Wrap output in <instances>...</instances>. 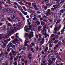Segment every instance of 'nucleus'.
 Here are the masks:
<instances>
[{"mask_svg": "<svg viewBox=\"0 0 65 65\" xmlns=\"http://www.w3.org/2000/svg\"><path fill=\"white\" fill-rule=\"evenodd\" d=\"M19 15H21V16H22V14L20 12H19Z\"/></svg>", "mask_w": 65, "mask_h": 65, "instance_id": "5fc2aeb1", "label": "nucleus"}, {"mask_svg": "<svg viewBox=\"0 0 65 65\" xmlns=\"http://www.w3.org/2000/svg\"><path fill=\"white\" fill-rule=\"evenodd\" d=\"M52 41L51 40V41H49V43L50 44H52Z\"/></svg>", "mask_w": 65, "mask_h": 65, "instance_id": "8fccbe9b", "label": "nucleus"}, {"mask_svg": "<svg viewBox=\"0 0 65 65\" xmlns=\"http://www.w3.org/2000/svg\"><path fill=\"white\" fill-rule=\"evenodd\" d=\"M3 25V24L1 23H0V26H2V25Z\"/></svg>", "mask_w": 65, "mask_h": 65, "instance_id": "774afa93", "label": "nucleus"}, {"mask_svg": "<svg viewBox=\"0 0 65 65\" xmlns=\"http://www.w3.org/2000/svg\"><path fill=\"white\" fill-rule=\"evenodd\" d=\"M49 47H52V44H50L49 45Z\"/></svg>", "mask_w": 65, "mask_h": 65, "instance_id": "37998d69", "label": "nucleus"}, {"mask_svg": "<svg viewBox=\"0 0 65 65\" xmlns=\"http://www.w3.org/2000/svg\"><path fill=\"white\" fill-rule=\"evenodd\" d=\"M6 19L5 18H3L1 20L2 22H3L4 21H6Z\"/></svg>", "mask_w": 65, "mask_h": 65, "instance_id": "aec40b11", "label": "nucleus"}, {"mask_svg": "<svg viewBox=\"0 0 65 65\" xmlns=\"http://www.w3.org/2000/svg\"><path fill=\"white\" fill-rule=\"evenodd\" d=\"M1 4L0 3V10H1L2 8V6H1Z\"/></svg>", "mask_w": 65, "mask_h": 65, "instance_id": "49530a36", "label": "nucleus"}, {"mask_svg": "<svg viewBox=\"0 0 65 65\" xmlns=\"http://www.w3.org/2000/svg\"><path fill=\"white\" fill-rule=\"evenodd\" d=\"M24 15H27V12H24Z\"/></svg>", "mask_w": 65, "mask_h": 65, "instance_id": "c9c22d12", "label": "nucleus"}, {"mask_svg": "<svg viewBox=\"0 0 65 65\" xmlns=\"http://www.w3.org/2000/svg\"><path fill=\"white\" fill-rule=\"evenodd\" d=\"M29 30V28H27L26 29H25V31H26L27 33H28V30Z\"/></svg>", "mask_w": 65, "mask_h": 65, "instance_id": "9d476101", "label": "nucleus"}, {"mask_svg": "<svg viewBox=\"0 0 65 65\" xmlns=\"http://www.w3.org/2000/svg\"><path fill=\"white\" fill-rule=\"evenodd\" d=\"M47 7L46 6H44V9H45V10H46V9H47Z\"/></svg>", "mask_w": 65, "mask_h": 65, "instance_id": "2f4dec72", "label": "nucleus"}, {"mask_svg": "<svg viewBox=\"0 0 65 65\" xmlns=\"http://www.w3.org/2000/svg\"><path fill=\"white\" fill-rule=\"evenodd\" d=\"M35 8V10H38V8Z\"/></svg>", "mask_w": 65, "mask_h": 65, "instance_id": "13d9d810", "label": "nucleus"}, {"mask_svg": "<svg viewBox=\"0 0 65 65\" xmlns=\"http://www.w3.org/2000/svg\"><path fill=\"white\" fill-rule=\"evenodd\" d=\"M8 20H9V21H10V22H11V19H10V18L9 17L8 18Z\"/></svg>", "mask_w": 65, "mask_h": 65, "instance_id": "a19ab883", "label": "nucleus"}, {"mask_svg": "<svg viewBox=\"0 0 65 65\" xmlns=\"http://www.w3.org/2000/svg\"><path fill=\"white\" fill-rule=\"evenodd\" d=\"M60 55L59 54L56 56V57L57 58V59H58H58H59V58H60Z\"/></svg>", "mask_w": 65, "mask_h": 65, "instance_id": "f8f14e48", "label": "nucleus"}, {"mask_svg": "<svg viewBox=\"0 0 65 65\" xmlns=\"http://www.w3.org/2000/svg\"><path fill=\"white\" fill-rule=\"evenodd\" d=\"M54 63V62H53V61H52L50 62V64L51 65H52V64H53V63Z\"/></svg>", "mask_w": 65, "mask_h": 65, "instance_id": "58836bf2", "label": "nucleus"}, {"mask_svg": "<svg viewBox=\"0 0 65 65\" xmlns=\"http://www.w3.org/2000/svg\"><path fill=\"white\" fill-rule=\"evenodd\" d=\"M11 38L12 39H14V37L13 36H12L11 37Z\"/></svg>", "mask_w": 65, "mask_h": 65, "instance_id": "0e129e2a", "label": "nucleus"}, {"mask_svg": "<svg viewBox=\"0 0 65 65\" xmlns=\"http://www.w3.org/2000/svg\"><path fill=\"white\" fill-rule=\"evenodd\" d=\"M50 12H46V14L48 15V14H50Z\"/></svg>", "mask_w": 65, "mask_h": 65, "instance_id": "de8ad7c7", "label": "nucleus"}, {"mask_svg": "<svg viewBox=\"0 0 65 65\" xmlns=\"http://www.w3.org/2000/svg\"><path fill=\"white\" fill-rule=\"evenodd\" d=\"M11 40V39H10V38H9L8 40V41H10Z\"/></svg>", "mask_w": 65, "mask_h": 65, "instance_id": "338daca9", "label": "nucleus"}, {"mask_svg": "<svg viewBox=\"0 0 65 65\" xmlns=\"http://www.w3.org/2000/svg\"><path fill=\"white\" fill-rule=\"evenodd\" d=\"M13 44L11 43H9L8 44V45L7 46V48L8 47H11L12 46Z\"/></svg>", "mask_w": 65, "mask_h": 65, "instance_id": "f257e3e1", "label": "nucleus"}, {"mask_svg": "<svg viewBox=\"0 0 65 65\" xmlns=\"http://www.w3.org/2000/svg\"><path fill=\"white\" fill-rule=\"evenodd\" d=\"M8 10H7V8H4L3 9V13H5V12H7Z\"/></svg>", "mask_w": 65, "mask_h": 65, "instance_id": "f03ea898", "label": "nucleus"}, {"mask_svg": "<svg viewBox=\"0 0 65 65\" xmlns=\"http://www.w3.org/2000/svg\"><path fill=\"white\" fill-rule=\"evenodd\" d=\"M56 60V58H53L52 59V61L54 63Z\"/></svg>", "mask_w": 65, "mask_h": 65, "instance_id": "0eeeda50", "label": "nucleus"}, {"mask_svg": "<svg viewBox=\"0 0 65 65\" xmlns=\"http://www.w3.org/2000/svg\"><path fill=\"white\" fill-rule=\"evenodd\" d=\"M13 56H11L10 58V60H13Z\"/></svg>", "mask_w": 65, "mask_h": 65, "instance_id": "72a5a7b5", "label": "nucleus"}, {"mask_svg": "<svg viewBox=\"0 0 65 65\" xmlns=\"http://www.w3.org/2000/svg\"><path fill=\"white\" fill-rule=\"evenodd\" d=\"M6 37H6V35H4L3 37V38H4V39H5L6 38Z\"/></svg>", "mask_w": 65, "mask_h": 65, "instance_id": "2eb2a0df", "label": "nucleus"}, {"mask_svg": "<svg viewBox=\"0 0 65 65\" xmlns=\"http://www.w3.org/2000/svg\"><path fill=\"white\" fill-rule=\"evenodd\" d=\"M6 26H5V25H4L2 27V28L3 29V30H4V29H5V28H6Z\"/></svg>", "mask_w": 65, "mask_h": 65, "instance_id": "412c9836", "label": "nucleus"}, {"mask_svg": "<svg viewBox=\"0 0 65 65\" xmlns=\"http://www.w3.org/2000/svg\"><path fill=\"white\" fill-rule=\"evenodd\" d=\"M57 21V19H55L54 20V23H55Z\"/></svg>", "mask_w": 65, "mask_h": 65, "instance_id": "3c124183", "label": "nucleus"}, {"mask_svg": "<svg viewBox=\"0 0 65 65\" xmlns=\"http://www.w3.org/2000/svg\"><path fill=\"white\" fill-rule=\"evenodd\" d=\"M36 7H37V6L36 5H35L34 6V8H35Z\"/></svg>", "mask_w": 65, "mask_h": 65, "instance_id": "4d7b16f0", "label": "nucleus"}, {"mask_svg": "<svg viewBox=\"0 0 65 65\" xmlns=\"http://www.w3.org/2000/svg\"><path fill=\"white\" fill-rule=\"evenodd\" d=\"M15 43V41H12V43H13V44H15V45H18V44Z\"/></svg>", "mask_w": 65, "mask_h": 65, "instance_id": "f3484780", "label": "nucleus"}, {"mask_svg": "<svg viewBox=\"0 0 65 65\" xmlns=\"http://www.w3.org/2000/svg\"><path fill=\"white\" fill-rule=\"evenodd\" d=\"M37 19V18L36 17H34L33 18V21H35V19Z\"/></svg>", "mask_w": 65, "mask_h": 65, "instance_id": "4c0bfd02", "label": "nucleus"}, {"mask_svg": "<svg viewBox=\"0 0 65 65\" xmlns=\"http://www.w3.org/2000/svg\"><path fill=\"white\" fill-rule=\"evenodd\" d=\"M28 5L29 6H31V5H32V4H31V3H29Z\"/></svg>", "mask_w": 65, "mask_h": 65, "instance_id": "f704fd0d", "label": "nucleus"}, {"mask_svg": "<svg viewBox=\"0 0 65 65\" xmlns=\"http://www.w3.org/2000/svg\"><path fill=\"white\" fill-rule=\"evenodd\" d=\"M36 24L37 25H40V23L39 22V21L38 20H37V21H36Z\"/></svg>", "mask_w": 65, "mask_h": 65, "instance_id": "39448f33", "label": "nucleus"}, {"mask_svg": "<svg viewBox=\"0 0 65 65\" xmlns=\"http://www.w3.org/2000/svg\"><path fill=\"white\" fill-rule=\"evenodd\" d=\"M3 54V53H1V54H0V55L1 56H2Z\"/></svg>", "mask_w": 65, "mask_h": 65, "instance_id": "680f3d73", "label": "nucleus"}, {"mask_svg": "<svg viewBox=\"0 0 65 65\" xmlns=\"http://www.w3.org/2000/svg\"><path fill=\"white\" fill-rule=\"evenodd\" d=\"M57 30V27L56 26L54 28V30L55 31H54V32H55V31H56V30Z\"/></svg>", "mask_w": 65, "mask_h": 65, "instance_id": "6ab92c4d", "label": "nucleus"}, {"mask_svg": "<svg viewBox=\"0 0 65 65\" xmlns=\"http://www.w3.org/2000/svg\"><path fill=\"white\" fill-rule=\"evenodd\" d=\"M43 21L44 22H47V21L45 20V19H44L43 20Z\"/></svg>", "mask_w": 65, "mask_h": 65, "instance_id": "79ce46f5", "label": "nucleus"}, {"mask_svg": "<svg viewBox=\"0 0 65 65\" xmlns=\"http://www.w3.org/2000/svg\"><path fill=\"white\" fill-rule=\"evenodd\" d=\"M25 65H28L29 64V62H28V63L27 64V61H25L24 62Z\"/></svg>", "mask_w": 65, "mask_h": 65, "instance_id": "4468645a", "label": "nucleus"}, {"mask_svg": "<svg viewBox=\"0 0 65 65\" xmlns=\"http://www.w3.org/2000/svg\"><path fill=\"white\" fill-rule=\"evenodd\" d=\"M11 49V48L10 47H9L8 49H7V51L8 52H9L10 51Z\"/></svg>", "mask_w": 65, "mask_h": 65, "instance_id": "ddd939ff", "label": "nucleus"}, {"mask_svg": "<svg viewBox=\"0 0 65 65\" xmlns=\"http://www.w3.org/2000/svg\"><path fill=\"white\" fill-rule=\"evenodd\" d=\"M60 34L61 33H60V32H59L58 33H57V35H60Z\"/></svg>", "mask_w": 65, "mask_h": 65, "instance_id": "e2e57ef3", "label": "nucleus"}, {"mask_svg": "<svg viewBox=\"0 0 65 65\" xmlns=\"http://www.w3.org/2000/svg\"><path fill=\"white\" fill-rule=\"evenodd\" d=\"M62 43V42H61L59 41L58 42V44L59 45H61V44Z\"/></svg>", "mask_w": 65, "mask_h": 65, "instance_id": "e433bc0d", "label": "nucleus"}, {"mask_svg": "<svg viewBox=\"0 0 65 65\" xmlns=\"http://www.w3.org/2000/svg\"><path fill=\"white\" fill-rule=\"evenodd\" d=\"M30 47H32V46H34V47L35 46V44L33 42H32L31 44L30 45Z\"/></svg>", "mask_w": 65, "mask_h": 65, "instance_id": "7ed1b4c3", "label": "nucleus"}, {"mask_svg": "<svg viewBox=\"0 0 65 65\" xmlns=\"http://www.w3.org/2000/svg\"><path fill=\"white\" fill-rule=\"evenodd\" d=\"M13 4L14 5H18V4L16 2H13Z\"/></svg>", "mask_w": 65, "mask_h": 65, "instance_id": "393cba45", "label": "nucleus"}, {"mask_svg": "<svg viewBox=\"0 0 65 65\" xmlns=\"http://www.w3.org/2000/svg\"><path fill=\"white\" fill-rule=\"evenodd\" d=\"M19 25H17L19 27V28L20 27H21V26H22V24H19Z\"/></svg>", "mask_w": 65, "mask_h": 65, "instance_id": "b1692460", "label": "nucleus"}, {"mask_svg": "<svg viewBox=\"0 0 65 65\" xmlns=\"http://www.w3.org/2000/svg\"><path fill=\"white\" fill-rule=\"evenodd\" d=\"M41 25L42 26H44L45 25V23L43 22V21H41L40 22Z\"/></svg>", "mask_w": 65, "mask_h": 65, "instance_id": "423d86ee", "label": "nucleus"}, {"mask_svg": "<svg viewBox=\"0 0 65 65\" xmlns=\"http://www.w3.org/2000/svg\"><path fill=\"white\" fill-rule=\"evenodd\" d=\"M11 52L12 54H14L15 53V51H13V50H12Z\"/></svg>", "mask_w": 65, "mask_h": 65, "instance_id": "dca6fc26", "label": "nucleus"}, {"mask_svg": "<svg viewBox=\"0 0 65 65\" xmlns=\"http://www.w3.org/2000/svg\"><path fill=\"white\" fill-rule=\"evenodd\" d=\"M42 55H44L45 54V53L43 51H42Z\"/></svg>", "mask_w": 65, "mask_h": 65, "instance_id": "09e8293b", "label": "nucleus"}, {"mask_svg": "<svg viewBox=\"0 0 65 65\" xmlns=\"http://www.w3.org/2000/svg\"><path fill=\"white\" fill-rule=\"evenodd\" d=\"M17 52H16L15 53H14V54H13V56H16V55H17Z\"/></svg>", "mask_w": 65, "mask_h": 65, "instance_id": "864d4df0", "label": "nucleus"}, {"mask_svg": "<svg viewBox=\"0 0 65 65\" xmlns=\"http://www.w3.org/2000/svg\"><path fill=\"white\" fill-rule=\"evenodd\" d=\"M42 28V27L41 26H40L38 28V31H39V32H40V31L41 29H41Z\"/></svg>", "mask_w": 65, "mask_h": 65, "instance_id": "20e7f679", "label": "nucleus"}, {"mask_svg": "<svg viewBox=\"0 0 65 65\" xmlns=\"http://www.w3.org/2000/svg\"><path fill=\"white\" fill-rule=\"evenodd\" d=\"M7 10H8V11H9V12H10L11 10H10V8H7Z\"/></svg>", "mask_w": 65, "mask_h": 65, "instance_id": "5701e85b", "label": "nucleus"}, {"mask_svg": "<svg viewBox=\"0 0 65 65\" xmlns=\"http://www.w3.org/2000/svg\"><path fill=\"white\" fill-rule=\"evenodd\" d=\"M9 32V31H8L7 32V36L8 37H9L10 36H11V35L10 34V33H9V34H8L7 33H8Z\"/></svg>", "mask_w": 65, "mask_h": 65, "instance_id": "1a4fd4ad", "label": "nucleus"}, {"mask_svg": "<svg viewBox=\"0 0 65 65\" xmlns=\"http://www.w3.org/2000/svg\"><path fill=\"white\" fill-rule=\"evenodd\" d=\"M60 12H62V13H63L64 12V10H60Z\"/></svg>", "mask_w": 65, "mask_h": 65, "instance_id": "cd10ccee", "label": "nucleus"}, {"mask_svg": "<svg viewBox=\"0 0 65 65\" xmlns=\"http://www.w3.org/2000/svg\"><path fill=\"white\" fill-rule=\"evenodd\" d=\"M17 61H15V62H14V64H14V65H17Z\"/></svg>", "mask_w": 65, "mask_h": 65, "instance_id": "a878e982", "label": "nucleus"}, {"mask_svg": "<svg viewBox=\"0 0 65 65\" xmlns=\"http://www.w3.org/2000/svg\"><path fill=\"white\" fill-rule=\"evenodd\" d=\"M29 42V41H25V43H28Z\"/></svg>", "mask_w": 65, "mask_h": 65, "instance_id": "69168bd1", "label": "nucleus"}, {"mask_svg": "<svg viewBox=\"0 0 65 65\" xmlns=\"http://www.w3.org/2000/svg\"><path fill=\"white\" fill-rule=\"evenodd\" d=\"M65 31V30L64 29H62L61 30V34L62 35V33L63 32H64Z\"/></svg>", "mask_w": 65, "mask_h": 65, "instance_id": "4be33fe9", "label": "nucleus"}, {"mask_svg": "<svg viewBox=\"0 0 65 65\" xmlns=\"http://www.w3.org/2000/svg\"><path fill=\"white\" fill-rule=\"evenodd\" d=\"M18 59L16 58H14V61H15V60H17Z\"/></svg>", "mask_w": 65, "mask_h": 65, "instance_id": "bf43d9fd", "label": "nucleus"}, {"mask_svg": "<svg viewBox=\"0 0 65 65\" xmlns=\"http://www.w3.org/2000/svg\"><path fill=\"white\" fill-rule=\"evenodd\" d=\"M32 54H30L29 55V57H32Z\"/></svg>", "mask_w": 65, "mask_h": 65, "instance_id": "bb28decb", "label": "nucleus"}, {"mask_svg": "<svg viewBox=\"0 0 65 65\" xmlns=\"http://www.w3.org/2000/svg\"><path fill=\"white\" fill-rule=\"evenodd\" d=\"M40 21L41 22V21H43V19L42 18H41L40 19Z\"/></svg>", "mask_w": 65, "mask_h": 65, "instance_id": "6e6d98bb", "label": "nucleus"}, {"mask_svg": "<svg viewBox=\"0 0 65 65\" xmlns=\"http://www.w3.org/2000/svg\"><path fill=\"white\" fill-rule=\"evenodd\" d=\"M24 46H27V44L25 42V43Z\"/></svg>", "mask_w": 65, "mask_h": 65, "instance_id": "a18cd8bd", "label": "nucleus"}, {"mask_svg": "<svg viewBox=\"0 0 65 65\" xmlns=\"http://www.w3.org/2000/svg\"><path fill=\"white\" fill-rule=\"evenodd\" d=\"M60 1H59V0L58 1H57L56 2V3H57V4H58V5H60Z\"/></svg>", "mask_w": 65, "mask_h": 65, "instance_id": "6e6552de", "label": "nucleus"}, {"mask_svg": "<svg viewBox=\"0 0 65 65\" xmlns=\"http://www.w3.org/2000/svg\"><path fill=\"white\" fill-rule=\"evenodd\" d=\"M12 13L13 15H14L16 13V12L15 10L13 11L12 12Z\"/></svg>", "mask_w": 65, "mask_h": 65, "instance_id": "9b49d317", "label": "nucleus"}, {"mask_svg": "<svg viewBox=\"0 0 65 65\" xmlns=\"http://www.w3.org/2000/svg\"><path fill=\"white\" fill-rule=\"evenodd\" d=\"M50 11H51V10L50 9H47L46 11V12H50Z\"/></svg>", "mask_w": 65, "mask_h": 65, "instance_id": "c85d7f7f", "label": "nucleus"}, {"mask_svg": "<svg viewBox=\"0 0 65 65\" xmlns=\"http://www.w3.org/2000/svg\"><path fill=\"white\" fill-rule=\"evenodd\" d=\"M59 41L58 40H56L54 41V43H57Z\"/></svg>", "mask_w": 65, "mask_h": 65, "instance_id": "a211bd4d", "label": "nucleus"}, {"mask_svg": "<svg viewBox=\"0 0 65 65\" xmlns=\"http://www.w3.org/2000/svg\"><path fill=\"white\" fill-rule=\"evenodd\" d=\"M19 3H20L21 4V5H24V4L22 2H19Z\"/></svg>", "mask_w": 65, "mask_h": 65, "instance_id": "ea45409f", "label": "nucleus"}, {"mask_svg": "<svg viewBox=\"0 0 65 65\" xmlns=\"http://www.w3.org/2000/svg\"><path fill=\"white\" fill-rule=\"evenodd\" d=\"M38 17L39 18H41V15H39Z\"/></svg>", "mask_w": 65, "mask_h": 65, "instance_id": "052dcab7", "label": "nucleus"}, {"mask_svg": "<svg viewBox=\"0 0 65 65\" xmlns=\"http://www.w3.org/2000/svg\"><path fill=\"white\" fill-rule=\"evenodd\" d=\"M39 37L40 38H41V35L40 34H39Z\"/></svg>", "mask_w": 65, "mask_h": 65, "instance_id": "473e14b6", "label": "nucleus"}, {"mask_svg": "<svg viewBox=\"0 0 65 65\" xmlns=\"http://www.w3.org/2000/svg\"><path fill=\"white\" fill-rule=\"evenodd\" d=\"M39 49V48L38 47V46H37V48L36 49V51H38Z\"/></svg>", "mask_w": 65, "mask_h": 65, "instance_id": "7c9ffc66", "label": "nucleus"}, {"mask_svg": "<svg viewBox=\"0 0 65 65\" xmlns=\"http://www.w3.org/2000/svg\"><path fill=\"white\" fill-rule=\"evenodd\" d=\"M48 20L50 21V22H53V20H51L50 19H48Z\"/></svg>", "mask_w": 65, "mask_h": 65, "instance_id": "c756f323", "label": "nucleus"}, {"mask_svg": "<svg viewBox=\"0 0 65 65\" xmlns=\"http://www.w3.org/2000/svg\"><path fill=\"white\" fill-rule=\"evenodd\" d=\"M59 21H58V20L57 21V22L56 23V24H59Z\"/></svg>", "mask_w": 65, "mask_h": 65, "instance_id": "603ef678", "label": "nucleus"}, {"mask_svg": "<svg viewBox=\"0 0 65 65\" xmlns=\"http://www.w3.org/2000/svg\"><path fill=\"white\" fill-rule=\"evenodd\" d=\"M10 23H8V26H10V27L11 26V25H10Z\"/></svg>", "mask_w": 65, "mask_h": 65, "instance_id": "c03bdc74", "label": "nucleus"}]
</instances>
